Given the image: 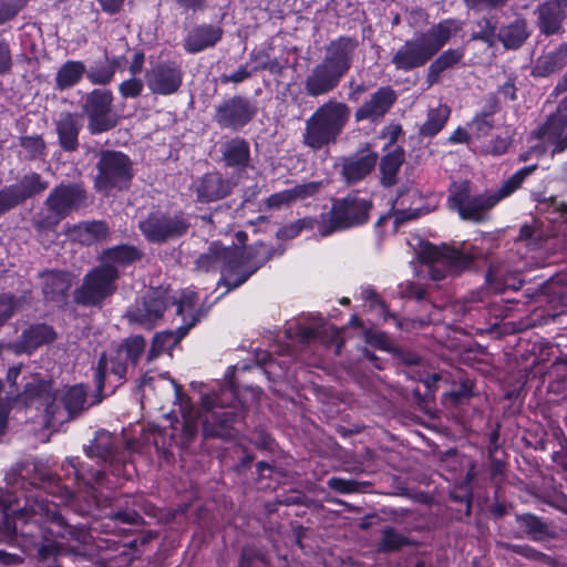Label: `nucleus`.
I'll return each mask as SVG.
<instances>
[{
    "label": "nucleus",
    "instance_id": "obj_12",
    "mask_svg": "<svg viewBox=\"0 0 567 567\" xmlns=\"http://www.w3.org/2000/svg\"><path fill=\"white\" fill-rule=\"evenodd\" d=\"M173 305H175V298L167 290L150 289L127 310L126 318L131 324L151 330L163 318L167 307Z\"/></svg>",
    "mask_w": 567,
    "mask_h": 567
},
{
    "label": "nucleus",
    "instance_id": "obj_56",
    "mask_svg": "<svg viewBox=\"0 0 567 567\" xmlns=\"http://www.w3.org/2000/svg\"><path fill=\"white\" fill-rule=\"evenodd\" d=\"M24 4L23 0H0V25L12 20Z\"/></svg>",
    "mask_w": 567,
    "mask_h": 567
},
{
    "label": "nucleus",
    "instance_id": "obj_22",
    "mask_svg": "<svg viewBox=\"0 0 567 567\" xmlns=\"http://www.w3.org/2000/svg\"><path fill=\"white\" fill-rule=\"evenodd\" d=\"M22 400L25 405L37 410L43 409L45 426L48 427V410L55 408L58 401V391L53 389L52 382L42 379H35L25 384Z\"/></svg>",
    "mask_w": 567,
    "mask_h": 567
},
{
    "label": "nucleus",
    "instance_id": "obj_32",
    "mask_svg": "<svg viewBox=\"0 0 567 567\" xmlns=\"http://www.w3.org/2000/svg\"><path fill=\"white\" fill-rule=\"evenodd\" d=\"M55 337L52 327L39 323L24 330L14 347L18 352L31 353L39 347L52 342Z\"/></svg>",
    "mask_w": 567,
    "mask_h": 567
},
{
    "label": "nucleus",
    "instance_id": "obj_45",
    "mask_svg": "<svg viewBox=\"0 0 567 567\" xmlns=\"http://www.w3.org/2000/svg\"><path fill=\"white\" fill-rule=\"evenodd\" d=\"M411 544V539L408 536L398 532L394 527L385 526L381 529L377 550L381 554H389L399 551Z\"/></svg>",
    "mask_w": 567,
    "mask_h": 567
},
{
    "label": "nucleus",
    "instance_id": "obj_63",
    "mask_svg": "<svg viewBox=\"0 0 567 567\" xmlns=\"http://www.w3.org/2000/svg\"><path fill=\"white\" fill-rule=\"evenodd\" d=\"M508 146L509 141L507 138L497 136L485 145L484 152L494 156H499L507 152Z\"/></svg>",
    "mask_w": 567,
    "mask_h": 567
},
{
    "label": "nucleus",
    "instance_id": "obj_3",
    "mask_svg": "<svg viewBox=\"0 0 567 567\" xmlns=\"http://www.w3.org/2000/svg\"><path fill=\"white\" fill-rule=\"evenodd\" d=\"M350 116L351 110L346 103L328 100L307 118L302 144L312 151H319L336 143Z\"/></svg>",
    "mask_w": 567,
    "mask_h": 567
},
{
    "label": "nucleus",
    "instance_id": "obj_41",
    "mask_svg": "<svg viewBox=\"0 0 567 567\" xmlns=\"http://www.w3.org/2000/svg\"><path fill=\"white\" fill-rule=\"evenodd\" d=\"M499 110L498 101L495 95L486 99L485 110L474 116L470 123V128L476 138L487 136L494 127L492 116Z\"/></svg>",
    "mask_w": 567,
    "mask_h": 567
},
{
    "label": "nucleus",
    "instance_id": "obj_50",
    "mask_svg": "<svg viewBox=\"0 0 567 567\" xmlns=\"http://www.w3.org/2000/svg\"><path fill=\"white\" fill-rule=\"evenodd\" d=\"M487 280L498 291L517 290L522 286V280L514 275L503 278V271L499 268H491L487 272Z\"/></svg>",
    "mask_w": 567,
    "mask_h": 567
},
{
    "label": "nucleus",
    "instance_id": "obj_9",
    "mask_svg": "<svg viewBox=\"0 0 567 567\" xmlns=\"http://www.w3.org/2000/svg\"><path fill=\"white\" fill-rule=\"evenodd\" d=\"M120 274L101 264L92 268L74 290V301L84 307H100L103 301L116 291Z\"/></svg>",
    "mask_w": 567,
    "mask_h": 567
},
{
    "label": "nucleus",
    "instance_id": "obj_15",
    "mask_svg": "<svg viewBox=\"0 0 567 567\" xmlns=\"http://www.w3.org/2000/svg\"><path fill=\"white\" fill-rule=\"evenodd\" d=\"M87 390L76 384L58 392L55 408L48 410V429L59 431L60 427L80 415L86 409Z\"/></svg>",
    "mask_w": 567,
    "mask_h": 567
},
{
    "label": "nucleus",
    "instance_id": "obj_21",
    "mask_svg": "<svg viewBox=\"0 0 567 567\" xmlns=\"http://www.w3.org/2000/svg\"><path fill=\"white\" fill-rule=\"evenodd\" d=\"M398 99L395 91L390 86H382L377 90L354 113L357 122L369 120L377 122L381 120L393 106Z\"/></svg>",
    "mask_w": 567,
    "mask_h": 567
},
{
    "label": "nucleus",
    "instance_id": "obj_18",
    "mask_svg": "<svg viewBox=\"0 0 567 567\" xmlns=\"http://www.w3.org/2000/svg\"><path fill=\"white\" fill-rule=\"evenodd\" d=\"M145 81L153 94L171 95L182 86L183 70L175 62H161L146 71Z\"/></svg>",
    "mask_w": 567,
    "mask_h": 567
},
{
    "label": "nucleus",
    "instance_id": "obj_48",
    "mask_svg": "<svg viewBox=\"0 0 567 567\" xmlns=\"http://www.w3.org/2000/svg\"><path fill=\"white\" fill-rule=\"evenodd\" d=\"M536 168V164L525 166L507 178L496 192L492 193L496 203H499L502 199L511 196L515 190H517L526 177L533 174Z\"/></svg>",
    "mask_w": 567,
    "mask_h": 567
},
{
    "label": "nucleus",
    "instance_id": "obj_62",
    "mask_svg": "<svg viewBox=\"0 0 567 567\" xmlns=\"http://www.w3.org/2000/svg\"><path fill=\"white\" fill-rule=\"evenodd\" d=\"M291 203H293V200H292V195L290 194L289 189H285L282 192L275 193L266 199L267 206L269 208H275V209H278L282 206H287Z\"/></svg>",
    "mask_w": 567,
    "mask_h": 567
},
{
    "label": "nucleus",
    "instance_id": "obj_55",
    "mask_svg": "<svg viewBox=\"0 0 567 567\" xmlns=\"http://www.w3.org/2000/svg\"><path fill=\"white\" fill-rule=\"evenodd\" d=\"M257 72L256 65L250 66L248 63L241 64L238 69L230 74H221L220 82L223 84L228 83H241L248 79H250Z\"/></svg>",
    "mask_w": 567,
    "mask_h": 567
},
{
    "label": "nucleus",
    "instance_id": "obj_38",
    "mask_svg": "<svg viewBox=\"0 0 567 567\" xmlns=\"http://www.w3.org/2000/svg\"><path fill=\"white\" fill-rule=\"evenodd\" d=\"M86 73V66L82 61L69 60L63 63L55 74V87L65 91L75 86Z\"/></svg>",
    "mask_w": 567,
    "mask_h": 567
},
{
    "label": "nucleus",
    "instance_id": "obj_26",
    "mask_svg": "<svg viewBox=\"0 0 567 567\" xmlns=\"http://www.w3.org/2000/svg\"><path fill=\"white\" fill-rule=\"evenodd\" d=\"M565 3L560 0H549L537 7L538 27L546 35L561 34L563 22L566 18Z\"/></svg>",
    "mask_w": 567,
    "mask_h": 567
},
{
    "label": "nucleus",
    "instance_id": "obj_37",
    "mask_svg": "<svg viewBox=\"0 0 567 567\" xmlns=\"http://www.w3.org/2000/svg\"><path fill=\"white\" fill-rule=\"evenodd\" d=\"M196 319L177 328L175 332L164 331L156 333L153 338L152 347L150 349L148 360L158 357L163 351L172 349L182 338H184L189 329L194 327Z\"/></svg>",
    "mask_w": 567,
    "mask_h": 567
},
{
    "label": "nucleus",
    "instance_id": "obj_8",
    "mask_svg": "<svg viewBox=\"0 0 567 567\" xmlns=\"http://www.w3.org/2000/svg\"><path fill=\"white\" fill-rule=\"evenodd\" d=\"M145 340L141 336L127 338L122 344L110 352L103 353L97 362L95 379L99 390L104 386V379L106 372L116 377L117 381L122 382L126 379L130 370H133L144 352Z\"/></svg>",
    "mask_w": 567,
    "mask_h": 567
},
{
    "label": "nucleus",
    "instance_id": "obj_61",
    "mask_svg": "<svg viewBox=\"0 0 567 567\" xmlns=\"http://www.w3.org/2000/svg\"><path fill=\"white\" fill-rule=\"evenodd\" d=\"M196 301H197V293H195L193 291L184 292L182 298L179 299V301L178 302L175 301V303L177 305V308H176L177 315H183V313H185V311H187L190 316V321L193 320V318H195L197 321L198 319L193 313Z\"/></svg>",
    "mask_w": 567,
    "mask_h": 567
},
{
    "label": "nucleus",
    "instance_id": "obj_51",
    "mask_svg": "<svg viewBox=\"0 0 567 567\" xmlns=\"http://www.w3.org/2000/svg\"><path fill=\"white\" fill-rule=\"evenodd\" d=\"M316 224L317 220L312 217L300 218L290 223L289 225L281 227L277 231V237L284 239H292L297 237L303 229H312Z\"/></svg>",
    "mask_w": 567,
    "mask_h": 567
},
{
    "label": "nucleus",
    "instance_id": "obj_29",
    "mask_svg": "<svg viewBox=\"0 0 567 567\" xmlns=\"http://www.w3.org/2000/svg\"><path fill=\"white\" fill-rule=\"evenodd\" d=\"M537 136L544 143L554 146L553 153L564 152L567 148V117L551 114L539 127Z\"/></svg>",
    "mask_w": 567,
    "mask_h": 567
},
{
    "label": "nucleus",
    "instance_id": "obj_7",
    "mask_svg": "<svg viewBox=\"0 0 567 567\" xmlns=\"http://www.w3.org/2000/svg\"><path fill=\"white\" fill-rule=\"evenodd\" d=\"M86 190L82 183L60 184L47 197L44 205L49 215L34 217L37 229L54 228L73 209L85 205Z\"/></svg>",
    "mask_w": 567,
    "mask_h": 567
},
{
    "label": "nucleus",
    "instance_id": "obj_58",
    "mask_svg": "<svg viewBox=\"0 0 567 567\" xmlns=\"http://www.w3.org/2000/svg\"><path fill=\"white\" fill-rule=\"evenodd\" d=\"M19 205H21V203L11 185L0 189V216Z\"/></svg>",
    "mask_w": 567,
    "mask_h": 567
},
{
    "label": "nucleus",
    "instance_id": "obj_16",
    "mask_svg": "<svg viewBox=\"0 0 567 567\" xmlns=\"http://www.w3.org/2000/svg\"><path fill=\"white\" fill-rule=\"evenodd\" d=\"M256 113L257 109L247 97L234 95L215 106L213 120L219 128L236 132L246 126Z\"/></svg>",
    "mask_w": 567,
    "mask_h": 567
},
{
    "label": "nucleus",
    "instance_id": "obj_36",
    "mask_svg": "<svg viewBox=\"0 0 567 567\" xmlns=\"http://www.w3.org/2000/svg\"><path fill=\"white\" fill-rule=\"evenodd\" d=\"M529 32L527 22L523 18H517L511 23L502 27L497 33V39L506 49H518L528 39Z\"/></svg>",
    "mask_w": 567,
    "mask_h": 567
},
{
    "label": "nucleus",
    "instance_id": "obj_52",
    "mask_svg": "<svg viewBox=\"0 0 567 567\" xmlns=\"http://www.w3.org/2000/svg\"><path fill=\"white\" fill-rule=\"evenodd\" d=\"M328 486L339 493L350 494L361 491L362 487L369 485L368 482H358L353 480H346L341 477H331L327 482Z\"/></svg>",
    "mask_w": 567,
    "mask_h": 567
},
{
    "label": "nucleus",
    "instance_id": "obj_54",
    "mask_svg": "<svg viewBox=\"0 0 567 567\" xmlns=\"http://www.w3.org/2000/svg\"><path fill=\"white\" fill-rule=\"evenodd\" d=\"M20 307V299L10 293L0 295V326L9 320Z\"/></svg>",
    "mask_w": 567,
    "mask_h": 567
},
{
    "label": "nucleus",
    "instance_id": "obj_31",
    "mask_svg": "<svg viewBox=\"0 0 567 567\" xmlns=\"http://www.w3.org/2000/svg\"><path fill=\"white\" fill-rule=\"evenodd\" d=\"M42 292L48 300H62L72 285V274L62 270H47L41 274Z\"/></svg>",
    "mask_w": 567,
    "mask_h": 567
},
{
    "label": "nucleus",
    "instance_id": "obj_64",
    "mask_svg": "<svg viewBox=\"0 0 567 567\" xmlns=\"http://www.w3.org/2000/svg\"><path fill=\"white\" fill-rule=\"evenodd\" d=\"M12 68L10 45L6 40H0V75L7 74Z\"/></svg>",
    "mask_w": 567,
    "mask_h": 567
},
{
    "label": "nucleus",
    "instance_id": "obj_5",
    "mask_svg": "<svg viewBox=\"0 0 567 567\" xmlns=\"http://www.w3.org/2000/svg\"><path fill=\"white\" fill-rule=\"evenodd\" d=\"M372 202L361 197L358 192L334 199L330 210L321 215L318 231L327 237L336 231L359 227L368 223Z\"/></svg>",
    "mask_w": 567,
    "mask_h": 567
},
{
    "label": "nucleus",
    "instance_id": "obj_28",
    "mask_svg": "<svg viewBox=\"0 0 567 567\" xmlns=\"http://www.w3.org/2000/svg\"><path fill=\"white\" fill-rule=\"evenodd\" d=\"M59 145L65 152H74L79 148V134L82 130V121L79 114L62 113L55 122Z\"/></svg>",
    "mask_w": 567,
    "mask_h": 567
},
{
    "label": "nucleus",
    "instance_id": "obj_60",
    "mask_svg": "<svg viewBox=\"0 0 567 567\" xmlns=\"http://www.w3.org/2000/svg\"><path fill=\"white\" fill-rule=\"evenodd\" d=\"M361 297L362 299L370 301L371 307L379 308L384 319H386L388 316H391L388 307L385 306V302L380 298L378 292L372 287L362 288Z\"/></svg>",
    "mask_w": 567,
    "mask_h": 567
},
{
    "label": "nucleus",
    "instance_id": "obj_33",
    "mask_svg": "<svg viewBox=\"0 0 567 567\" xmlns=\"http://www.w3.org/2000/svg\"><path fill=\"white\" fill-rule=\"evenodd\" d=\"M142 252L134 246L120 245L103 250L100 256L102 266H107L120 274L118 269L140 260Z\"/></svg>",
    "mask_w": 567,
    "mask_h": 567
},
{
    "label": "nucleus",
    "instance_id": "obj_1",
    "mask_svg": "<svg viewBox=\"0 0 567 567\" xmlns=\"http://www.w3.org/2000/svg\"><path fill=\"white\" fill-rule=\"evenodd\" d=\"M4 512L13 516L12 526L6 523V530L14 535L30 538L34 544L41 545L43 550L58 549L62 546L59 539L71 535V527L59 514L56 505L49 503L41 494L25 495L24 505L19 506L18 498L14 507L11 501H6Z\"/></svg>",
    "mask_w": 567,
    "mask_h": 567
},
{
    "label": "nucleus",
    "instance_id": "obj_46",
    "mask_svg": "<svg viewBox=\"0 0 567 567\" xmlns=\"http://www.w3.org/2000/svg\"><path fill=\"white\" fill-rule=\"evenodd\" d=\"M120 65L117 58L106 59L104 63H95L86 70L87 80L94 85H107L114 79L116 69Z\"/></svg>",
    "mask_w": 567,
    "mask_h": 567
},
{
    "label": "nucleus",
    "instance_id": "obj_20",
    "mask_svg": "<svg viewBox=\"0 0 567 567\" xmlns=\"http://www.w3.org/2000/svg\"><path fill=\"white\" fill-rule=\"evenodd\" d=\"M378 154L363 150L341 159V175L348 185H353L370 175L377 165Z\"/></svg>",
    "mask_w": 567,
    "mask_h": 567
},
{
    "label": "nucleus",
    "instance_id": "obj_17",
    "mask_svg": "<svg viewBox=\"0 0 567 567\" xmlns=\"http://www.w3.org/2000/svg\"><path fill=\"white\" fill-rule=\"evenodd\" d=\"M189 223L183 215L169 216L162 212L151 213L138 223V228L145 238L152 243H163L184 235Z\"/></svg>",
    "mask_w": 567,
    "mask_h": 567
},
{
    "label": "nucleus",
    "instance_id": "obj_57",
    "mask_svg": "<svg viewBox=\"0 0 567 567\" xmlns=\"http://www.w3.org/2000/svg\"><path fill=\"white\" fill-rule=\"evenodd\" d=\"M322 187L321 182H307L303 184L296 185L295 187L290 188V194L292 195V200H299V199H306L309 197L315 196L319 193L320 188Z\"/></svg>",
    "mask_w": 567,
    "mask_h": 567
},
{
    "label": "nucleus",
    "instance_id": "obj_13",
    "mask_svg": "<svg viewBox=\"0 0 567 567\" xmlns=\"http://www.w3.org/2000/svg\"><path fill=\"white\" fill-rule=\"evenodd\" d=\"M241 261L239 248L236 246L224 247L214 241L209 245L207 251L202 254L195 261V269L202 272L220 270L223 284L233 289V282L237 277V268H240Z\"/></svg>",
    "mask_w": 567,
    "mask_h": 567
},
{
    "label": "nucleus",
    "instance_id": "obj_39",
    "mask_svg": "<svg viewBox=\"0 0 567 567\" xmlns=\"http://www.w3.org/2000/svg\"><path fill=\"white\" fill-rule=\"evenodd\" d=\"M516 522L525 534L533 540L540 542L555 537L549 524L534 514L516 515Z\"/></svg>",
    "mask_w": 567,
    "mask_h": 567
},
{
    "label": "nucleus",
    "instance_id": "obj_44",
    "mask_svg": "<svg viewBox=\"0 0 567 567\" xmlns=\"http://www.w3.org/2000/svg\"><path fill=\"white\" fill-rule=\"evenodd\" d=\"M110 234V229L104 221H84L73 228L74 237L85 245L104 240Z\"/></svg>",
    "mask_w": 567,
    "mask_h": 567
},
{
    "label": "nucleus",
    "instance_id": "obj_35",
    "mask_svg": "<svg viewBox=\"0 0 567 567\" xmlns=\"http://www.w3.org/2000/svg\"><path fill=\"white\" fill-rule=\"evenodd\" d=\"M464 58L463 49H449L442 52L429 66L426 82L429 86L440 81L441 74L456 66Z\"/></svg>",
    "mask_w": 567,
    "mask_h": 567
},
{
    "label": "nucleus",
    "instance_id": "obj_30",
    "mask_svg": "<svg viewBox=\"0 0 567 567\" xmlns=\"http://www.w3.org/2000/svg\"><path fill=\"white\" fill-rule=\"evenodd\" d=\"M567 64V43L563 42L556 48L539 55L532 69L535 78H547L561 71Z\"/></svg>",
    "mask_w": 567,
    "mask_h": 567
},
{
    "label": "nucleus",
    "instance_id": "obj_24",
    "mask_svg": "<svg viewBox=\"0 0 567 567\" xmlns=\"http://www.w3.org/2000/svg\"><path fill=\"white\" fill-rule=\"evenodd\" d=\"M342 78L323 65L316 64L303 82V89L308 96L318 97L329 94L338 87Z\"/></svg>",
    "mask_w": 567,
    "mask_h": 567
},
{
    "label": "nucleus",
    "instance_id": "obj_53",
    "mask_svg": "<svg viewBox=\"0 0 567 567\" xmlns=\"http://www.w3.org/2000/svg\"><path fill=\"white\" fill-rule=\"evenodd\" d=\"M20 146L24 150L30 158H35L43 154L45 143L40 135L22 136L20 138Z\"/></svg>",
    "mask_w": 567,
    "mask_h": 567
},
{
    "label": "nucleus",
    "instance_id": "obj_6",
    "mask_svg": "<svg viewBox=\"0 0 567 567\" xmlns=\"http://www.w3.org/2000/svg\"><path fill=\"white\" fill-rule=\"evenodd\" d=\"M96 171L93 179L94 188L106 196L127 189L134 176L132 161L118 151H100Z\"/></svg>",
    "mask_w": 567,
    "mask_h": 567
},
{
    "label": "nucleus",
    "instance_id": "obj_14",
    "mask_svg": "<svg viewBox=\"0 0 567 567\" xmlns=\"http://www.w3.org/2000/svg\"><path fill=\"white\" fill-rule=\"evenodd\" d=\"M113 100L110 90L95 89L85 95L82 112L87 117L91 134H101L117 125L118 116L113 111Z\"/></svg>",
    "mask_w": 567,
    "mask_h": 567
},
{
    "label": "nucleus",
    "instance_id": "obj_47",
    "mask_svg": "<svg viewBox=\"0 0 567 567\" xmlns=\"http://www.w3.org/2000/svg\"><path fill=\"white\" fill-rule=\"evenodd\" d=\"M449 116L450 109L447 105L439 104L436 107L430 109L427 120L421 126L420 133L430 137L436 135L446 124Z\"/></svg>",
    "mask_w": 567,
    "mask_h": 567
},
{
    "label": "nucleus",
    "instance_id": "obj_34",
    "mask_svg": "<svg viewBox=\"0 0 567 567\" xmlns=\"http://www.w3.org/2000/svg\"><path fill=\"white\" fill-rule=\"evenodd\" d=\"M221 153L223 159L228 167L241 171L249 165L250 147L244 138L235 137L226 142Z\"/></svg>",
    "mask_w": 567,
    "mask_h": 567
},
{
    "label": "nucleus",
    "instance_id": "obj_10",
    "mask_svg": "<svg viewBox=\"0 0 567 567\" xmlns=\"http://www.w3.org/2000/svg\"><path fill=\"white\" fill-rule=\"evenodd\" d=\"M492 193L472 195L468 182L453 183L450 187L447 206L458 213L463 220L481 223L488 209L496 205Z\"/></svg>",
    "mask_w": 567,
    "mask_h": 567
},
{
    "label": "nucleus",
    "instance_id": "obj_42",
    "mask_svg": "<svg viewBox=\"0 0 567 567\" xmlns=\"http://www.w3.org/2000/svg\"><path fill=\"white\" fill-rule=\"evenodd\" d=\"M11 186L20 203L23 204L27 199L41 195L49 187V182L44 181L40 174L32 172L23 175Z\"/></svg>",
    "mask_w": 567,
    "mask_h": 567
},
{
    "label": "nucleus",
    "instance_id": "obj_59",
    "mask_svg": "<svg viewBox=\"0 0 567 567\" xmlns=\"http://www.w3.org/2000/svg\"><path fill=\"white\" fill-rule=\"evenodd\" d=\"M143 87V82L140 79L132 78L123 81L118 85V91L124 99H135L141 95Z\"/></svg>",
    "mask_w": 567,
    "mask_h": 567
},
{
    "label": "nucleus",
    "instance_id": "obj_11",
    "mask_svg": "<svg viewBox=\"0 0 567 567\" xmlns=\"http://www.w3.org/2000/svg\"><path fill=\"white\" fill-rule=\"evenodd\" d=\"M476 257L477 254H468L447 246L426 245L422 251V259L430 264V276L435 281L467 269Z\"/></svg>",
    "mask_w": 567,
    "mask_h": 567
},
{
    "label": "nucleus",
    "instance_id": "obj_43",
    "mask_svg": "<svg viewBox=\"0 0 567 567\" xmlns=\"http://www.w3.org/2000/svg\"><path fill=\"white\" fill-rule=\"evenodd\" d=\"M115 452L114 437L107 431H99L89 446L85 447V454L91 458H97L103 462H112Z\"/></svg>",
    "mask_w": 567,
    "mask_h": 567
},
{
    "label": "nucleus",
    "instance_id": "obj_27",
    "mask_svg": "<svg viewBox=\"0 0 567 567\" xmlns=\"http://www.w3.org/2000/svg\"><path fill=\"white\" fill-rule=\"evenodd\" d=\"M231 188V182L218 172L205 174L195 184L197 199L202 203L221 199L230 194Z\"/></svg>",
    "mask_w": 567,
    "mask_h": 567
},
{
    "label": "nucleus",
    "instance_id": "obj_19",
    "mask_svg": "<svg viewBox=\"0 0 567 567\" xmlns=\"http://www.w3.org/2000/svg\"><path fill=\"white\" fill-rule=\"evenodd\" d=\"M358 45L353 38L339 37L326 47L321 63L343 78L351 69Z\"/></svg>",
    "mask_w": 567,
    "mask_h": 567
},
{
    "label": "nucleus",
    "instance_id": "obj_2",
    "mask_svg": "<svg viewBox=\"0 0 567 567\" xmlns=\"http://www.w3.org/2000/svg\"><path fill=\"white\" fill-rule=\"evenodd\" d=\"M461 29L462 23L458 20H442L427 31L406 40L393 53L391 62L395 70L403 72L424 66Z\"/></svg>",
    "mask_w": 567,
    "mask_h": 567
},
{
    "label": "nucleus",
    "instance_id": "obj_4",
    "mask_svg": "<svg viewBox=\"0 0 567 567\" xmlns=\"http://www.w3.org/2000/svg\"><path fill=\"white\" fill-rule=\"evenodd\" d=\"M233 400V391L226 389L202 396L199 417L206 437L228 439L231 436L233 424L241 417L238 408L230 403Z\"/></svg>",
    "mask_w": 567,
    "mask_h": 567
},
{
    "label": "nucleus",
    "instance_id": "obj_49",
    "mask_svg": "<svg viewBox=\"0 0 567 567\" xmlns=\"http://www.w3.org/2000/svg\"><path fill=\"white\" fill-rule=\"evenodd\" d=\"M496 39V24L492 19L483 17L475 22V29L471 34V40H480L492 47Z\"/></svg>",
    "mask_w": 567,
    "mask_h": 567
},
{
    "label": "nucleus",
    "instance_id": "obj_23",
    "mask_svg": "<svg viewBox=\"0 0 567 567\" xmlns=\"http://www.w3.org/2000/svg\"><path fill=\"white\" fill-rule=\"evenodd\" d=\"M221 27L212 23H202L193 27L183 40V48L187 53L195 54L215 47L223 38Z\"/></svg>",
    "mask_w": 567,
    "mask_h": 567
},
{
    "label": "nucleus",
    "instance_id": "obj_25",
    "mask_svg": "<svg viewBox=\"0 0 567 567\" xmlns=\"http://www.w3.org/2000/svg\"><path fill=\"white\" fill-rule=\"evenodd\" d=\"M275 250L264 243H258L248 249L247 256L239 249L241 267L237 268V277L233 287L237 288L255 274L265 262L272 258Z\"/></svg>",
    "mask_w": 567,
    "mask_h": 567
},
{
    "label": "nucleus",
    "instance_id": "obj_40",
    "mask_svg": "<svg viewBox=\"0 0 567 567\" xmlns=\"http://www.w3.org/2000/svg\"><path fill=\"white\" fill-rule=\"evenodd\" d=\"M404 162V152L400 146H394L380 162L381 184L391 187L396 183V175Z\"/></svg>",
    "mask_w": 567,
    "mask_h": 567
}]
</instances>
